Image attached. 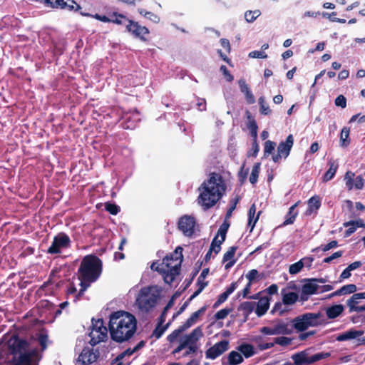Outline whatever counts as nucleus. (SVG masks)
Returning a JSON list of instances; mask_svg holds the SVG:
<instances>
[{
  "instance_id": "nucleus-1",
  "label": "nucleus",
  "mask_w": 365,
  "mask_h": 365,
  "mask_svg": "<svg viewBox=\"0 0 365 365\" xmlns=\"http://www.w3.org/2000/svg\"><path fill=\"white\" fill-rule=\"evenodd\" d=\"M29 343L18 335H13L6 343V349L0 353V361L7 365H38L37 349H29Z\"/></svg>"
},
{
  "instance_id": "nucleus-2",
  "label": "nucleus",
  "mask_w": 365,
  "mask_h": 365,
  "mask_svg": "<svg viewBox=\"0 0 365 365\" xmlns=\"http://www.w3.org/2000/svg\"><path fill=\"white\" fill-rule=\"evenodd\" d=\"M227 185L220 173L212 172L208 178L197 188L199 195L197 201L204 210L214 207L225 194Z\"/></svg>"
},
{
  "instance_id": "nucleus-3",
  "label": "nucleus",
  "mask_w": 365,
  "mask_h": 365,
  "mask_svg": "<svg viewBox=\"0 0 365 365\" xmlns=\"http://www.w3.org/2000/svg\"><path fill=\"white\" fill-rule=\"evenodd\" d=\"M112 340L118 343L128 341L137 329L135 317L125 311H117L110 316L108 324Z\"/></svg>"
},
{
  "instance_id": "nucleus-4",
  "label": "nucleus",
  "mask_w": 365,
  "mask_h": 365,
  "mask_svg": "<svg viewBox=\"0 0 365 365\" xmlns=\"http://www.w3.org/2000/svg\"><path fill=\"white\" fill-rule=\"evenodd\" d=\"M182 251V247L178 246L173 252L163 257L162 262H153L150 269L158 272L164 282L170 285L176 277L180 274L181 264L183 260Z\"/></svg>"
},
{
  "instance_id": "nucleus-5",
  "label": "nucleus",
  "mask_w": 365,
  "mask_h": 365,
  "mask_svg": "<svg viewBox=\"0 0 365 365\" xmlns=\"http://www.w3.org/2000/svg\"><path fill=\"white\" fill-rule=\"evenodd\" d=\"M81 14L83 16L91 17L104 23L125 25L128 32L142 41H146L145 36L148 35L150 33L149 29L146 26H141L137 21L130 20L125 15L116 11L108 13L107 16L98 14H91L90 13H81Z\"/></svg>"
},
{
  "instance_id": "nucleus-6",
  "label": "nucleus",
  "mask_w": 365,
  "mask_h": 365,
  "mask_svg": "<svg viewBox=\"0 0 365 365\" xmlns=\"http://www.w3.org/2000/svg\"><path fill=\"white\" fill-rule=\"evenodd\" d=\"M102 272V260L95 255H87L83 257L76 274L80 282L92 284L99 279Z\"/></svg>"
},
{
  "instance_id": "nucleus-7",
  "label": "nucleus",
  "mask_w": 365,
  "mask_h": 365,
  "mask_svg": "<svg viewBox=\"0 0 365 365\" xmlns=\"http://www.w3.org/2000/svg\"><path fill=\"white\" fill-rule=\"evenodd\" d=\"M160 296V289L157 286L145 287L140 290L135 304L140 311L149 312L156 306Z\"/></svg>"
},
{
  "instance_id": "nucleus-8",
  "label": "nucleus",
  "mask_w": 365,
  "mask_h": 365,
  "mask_svg": "<svg viewBox=\"0 0 365 365\" xmlns=\"http://www.w3.org/2000/svg\"><path fill=\"white\" fill-rule=\"evenodd\" d=\"M309 351L310 349H307L292 354L291 358L294 361V365H310L331 356L330 352H319L309 356Z\"/></svg>"
},
{
  "instance_id": "nucleus-9",
  "label": "nucleus",
  "mask_w": 365,
  "mask_h": 365,
  "mask_svg": "<svg viewBox=\"0 0 365 365\" xmlns=\"http://www.w3.org/2000/svg\"><path fill=\"white\" fill-rule=\"evenodd\" d=\"M91 340L89 344L94 346L101 341H104L108 337V329L104 326L102 319H92L91 331L89 333Z\"/></svg>"
},
{
  "instance_id": "nucleus-10",
  "label": "nucleus",
  "mask_w": 365,
  "mask_h": 365,
  "mask_svg": "<svg viewBox=\"0 0 365 365\" xmlns=\"http://www.w3.org/2000/svg\"><path fill=\"white\" fill-rule=\"evenodd\" d=\"M320 317V313H305L292 320L293 327L299 331H304L309 327L317 326Z\"/></svg>"
},
{
  "instance_id": "nucleus-11",
  "label": "nucleus",
  "mask_w": 365,
  "mask_h": 365,
  "mask_svg": "<svg viewBox=\"0 0 365 365\" xmlns=\"http://www.w3.org/2000/svg\"><path fill=\"white\" fill-rule=\"evenodd\" d=\"M71 241L65 232H59L54 236L51 245L48 248L47 253L51 255L60 254L61 250L71 247Z\"/></svg>"
},
{
  "instance_id": "nucleus-12",
  "label": "nucleus",
  "mask_w": 365,
  "mask_h": 365,
  "mask_svg": "<svg viewBox=\"0 0 365 365\" xmlns=\"http://www.w3.org/2000/svg\"><path fill=\"white\" fill-rule=\"evenodd\" d=\"M202 336L203 332L202 327L200 326L196 327L189 334L185 335L183 340H182L180 344L173 351V354H175L180 353L189 345L199 346L197 342Z\"/></svg>"
},
{
  "instance_id": "nucleus-13",
  "label": "nucleus",
  "mask_w": 365,
  "mask_h": 365,
  "mask_svg": "<svg viewBox=\"0 0 365 365\" xmlns=\"http://www.w3.org/2000/svg\"><path fill=\"white\" fill-rule=\"evenodd\" d=\"M196 220L194 217L185 215L180 217L178 227L186 237H192L195 233Z\"/></svg>"
},
{
  "instance_id": "nucleus-14",
  "label": "nucleus",
  "mask_w": 365,
  "mask_h": 365,
  "mask_svg": "<svg viewBox=\"0 0 365 365\" xmlns=\"http://www.w3.org/2000/svg\"><path fill=\"white\" fill-rule=\"evenodd\" d=\"M99 356L98 349H94L93 346H85L80 353L77 361L81 365H90L96 362Z\"/></svg>"
},
{
  "instance_id": "nucleus-15",
  "label": "nucleus",
  "mask_w": 365,
  "mask_h": 365,
  "mask_svg": "<svg viewBox=\"0 0 365 365\" xmlns=\"http://www.w3.org/2000/svg\"><path fill=\"white\" fill-rule=\"evenodd\" d=\"M229 349V342L227 340H222L210 347L205 351L207 359H215Z\"/></svg>"
},
{
  "instance_id": "nucleus-16",
  "label": "nucleus",
  "mask_w": 365,
  "mask_h": 365,
  "mask_svg": "<svg viewBox=\"0 0 365 365\" xmlns=\"http://www.w3.org/2000/svg\"><path fill=\"white\" fill-rule=\"evenodd\" d=\"M294 144V138L292 134L289 135L285 141L279 143L277 147V152L286 158L290 153L291 149Z\"/></svg>"
},
{
  "instance_id": "nucleus-17",
  "label": "nucleus",
  "mask_w": 365,
  "mask_h": 365,
  "mask_svg": "<svg viewBox=\"0 0 365 365\" xmlns=\"http://www.w3.org/2000/svg\"><path fill=\"white\" fill-rule=\"evenodd\" d=\"M270 300L271 297L267 296L262 297L259 299L255 306V313L257 317H260L266 314L269 307Z\"/></svg>"
},
{
  "instance_id": "nucleus-18",
  "label": "nucleus",
  "mask_w": 365,
  "mask_h": 365,
  "mask_svg": "<svg viewBox=\"0 0 365 365\" xmlns=\"http://www.w3.org/2000/svg\"><path fill=\"white\" fill-rule=\"evenodd\" d=\"M319 286L314 282H307L302 287L301 299L307 300L308 296L317 293Z\"/></svg>"
},
{
  "instance_id": "nucleus-19",
  "label": "nucleus",
  "mask_w": 365,
  "mask_h": 365,
  "mask_svg": "<svg viewBox=\"0 0 365 365\" xmlns=\"http://www.w3.org/2000/svg\"><path fill=\"white\" fill-rule=\"evenodd\" d=\"M237 246L230 247L228 250L224 254L222 257V262L225 263L227 262V263L225 265V269H229L236 263V259H234V256L237 250Z\"/></svg>"
},
{
  "instance_id": "nucleus-20",
  "label": "nucleus",
  "mask_w": 365,
  "mask_h": 365,
  "mask_svg": "<svg viewBox=\"0 0 365 365\" xmlns=\"http://www.w3.org/2000/svg\"><path fill=\"white\" fill-rule=\"evenodd\" d=\"M272 327L275 335H285L292 333V327H289L288 323H286L281 319H279Z\"/></svg>"
},
{
  "instance_id": "nucleus-21",
  "label": "nucleus",
  "mask_w": 365,
  "mask_h": 365,
  "mask_svg": "<svg viewBox=\"0 0 365 365\" xmlns=\"http://www.w3.org/2000/svg\"><path fill=\"white\" fill-rule=\"evenodd\" d=\"M363 331L360 330L349 329L336 336L338 341H344L349 339H356L363 334Z\"/></svg>"
},
{
  "instance_id": "nucleus-22",
  "label": "nucleus",
  "mask_w": 365,
  "mask_h": 365,
  "mask_svg": "<svg viewBox=\"0 0 365 365\" xmlns=\"http://www.w3.org/2000/svg\"><path fill=\"white\" fill-rule=\"evenodd\" d=\"M206 310V307H201L197 311L193 312L191 316L184 322L182 326L187 330L188 328L192 327L198 319L199 317Z\"/></svg>"
},
{
  "instance_id": "nucleus-23",
  "label": "nucleus",
  "mask_w": 365,
  "mask_h": 365,
  "mask_svg": "<svg viewBox=\"0 0 365 365\" xmlns=\"http://www.w3.org/2000/svg\"><path fill=\"white\" fill-rule=\"evenodd\" d=\"M298 203H299V202H296L295 204H294L289 208V211L285 216V220L280 225V227H284L288 225H292L294 222L296 217L298 215V212L294 210H295L296 207H297Z\"/></svg>"
},
{
  "instance_id": "nucleus-24",
  "label": "nucleus",
  "mask_w": 365,
  "mask_h": 365,
  "mask_svg": "<svg viewBox=\"0 0 365 365\" xmlns=\"http://www.w3.org/2000/svg\"><path fill=\"white\" fill-rule=\"evenodd\" d=\"M262 211H259L258 213L257 214L256 216L255 215V213H256V206L255 204H252L249 210H248V227H250V231H252L255 226V224L256 222H257L259 217V215L261 214Z\"/></svg>"
},
{
  "instance_id": "nucleus-25",
  "label": "nucleus",
  "mask_w": 365,
  "mask_h": 365,
  "mask_svg": "<svg viewBox=\"0 0 365 365\" xmlns=\"http://www.w3.org/2000/svg\"><path fill=\"white\" fill-rule=\"evenodd\" d=\"M344 307L342 304H335L326 309V314L328 319H334L338 317L343 312Z\"/></svg>"
},
{
  "instance_id": "nucleus-26",
  "label": "nucleus",
  "mask_w": 365,
  "mask_h": 365,
  "mask_svg": "<svg viewBox=\"0 0 365 365\" xmlns=\"http://www.w3.org/2000/svg\"><path fill=\"white\" fill-rule=\"evenodd\" d=\"M321 206V201L318 196L312 197L308 200V207L306 210V215H311L314 212L319 209Z\"/></svg>"
},
{
  "instance_id": "nucleus-27",
  "label": "nucleus",
  "mask_w": 365,
  "mask_h": 365,
  "mask_svg": "<svg viewBox=\"0 0 365 365\" xmlns=\"http://www.w3.org/2000/svg\"><path fill=\"white\" fill-rule=\"evenodd\" d=\"M158 320V324L152 333V336H154L156 339L160 338L171 324V322H169L167 324H163L165 322H160V319Z\"/></svg>"
},
{
  "instance_id": "nucleus-28",
  "label": "nucleus",
  "mask_w": 365,
  "mask_h": 365,
  "mask_svg": "<svg viewBox=\"0 0 365 365\" xmlns=\"http://www.w3.org/2000/svg\"><path fill=\"white\" fill-rule=\"evenodd\" d=\"M282 303L284 305H293L299 299V294L297 292H288L282 294Z\"/></svg>"
},
{
  "instance_id": "nucleus-29",
  "label": "nucleus",
  "mask_w": 365,
  "mask_h": 365,
  "mask_svg": "<svg viewBox=\"0 0 365 365\" xmlns=\"http://www.w3.org/2000/svg\"><path fill=\"white\" fill-rule=\"evenodd\" d=\"M329 168L328 170L324 173L323 176V182H328L331 180L335 175L337 168H338V164L335 162L329 161Z\"/></svg>"
},
{
  "instance_id": "nucleus-30",
  "label": "nucleus",
  "mask_w": 365,
  "mask_h": 365,
  "mask_svg": "<svg viewBox=\"0 0 365 365\" xmlns=\"http://www.w3.org/2000/svg\"><path fill=\"white\" fill-rule=\"evenodd\" d=\"M237 349L245 358H250L255 354L254 346L250 344L243 343L238 346Z\"/></svg>"
},
{
  "instance_id": "nucleus-31",
  "label": "nucleus",
  "mask_w": 365,
  "mask_h": 365,
  "mask_svg": "<svg viewBox=\"0 0 365 365\" xmlns=\"http://www.w3.org/2000/svg\"><path fill=\"white\" fill-rule=\"evenodd\" d=\"M358 298H354V294L347 301V305L349 308V312H361L365 311V304L363 306H356L358 304Z\"/></svg>"
},
{
  "instance_id": "nucleus-32",
  "label": "nucleus",
  "mask_w": 365,
  "mask_h": 365,
  "mask_svg": "<svg viewBox=\"0 0 365 365\" xmlns=\"http://www.w3.org/2000/svg\"><path fill=\"white\" fill-rule=\"evenodd\" d=\"M255 306L256 302H244L240 304L238 307V310L242 311L244 315L247 317L254 311Z\"/></svg>"
},
{
  "instance_id": "nucleus-33",
  "label": "nucleus",
  "mask_w": 365,
  "mask_h": 365,
  "mask_svg": "<svg viewBox=\"0 0 365 365\" xmlns=\"http://www.w3.org/2000/svg\"><path fill=\"white\" fill-rule=\"evenodd\" d=\"M350 128L344 127L340 134V145L343 148H346L350 144L349 138Z\"/></svg>"
},
{
  "instance_id": "nucleus-34",
  "label": "nucleus",
  "mask_w": 365,
  "mask_h": 365,
  "mask_svg": "<svg viewBox=\"0 0 365 365\" xmlns=\"http://www.w3.org/2000/svg\"><path fill=\"white\" fill-rule=\"evenodd\" d=\"M237 282H234L227 287L226 290L218 296V299L222 302H225L228 297L237 289Z\"/></svg>"
},
{
  "instance_id": "nucleus-35",
  "label": "nucleus",
  "mask_w": 365,
  "mask_h": 365,
  "mask_svg": "<svg viewBox=\"0 0 365 365\" xmlns=\"http://www.w3.org/2000/svg\"><path fill=\"white\" fill-rule=\"evenodd\" d=\"M246 277L248 279V283L252 284L253 282L262 279L264 277V274H259L257 269H252L248 272V273L246 274Z\"/></svg>"
},
{
  "instance_id": "nucleus-36",
  "label": "nucleus",
  "mask_w": 365,
  "mask_h": 365,
  "mask_svg": "<svg viewBox=\"0 0 365 365\" xmlns=\"http://www.w3.org/2000/svg\"><path fill=\"white\" fill-rule=\"evenodd\" d=\"M242 355L235 351H232L228 355V362L230 365H237L242 362Z\"/></svg>"
},
{
  "instance_id": "nucleus-37",
  "label": "nucleus",
  "mask_w": 365,
  "mask_h": 365,
  "mask_svg": "<svg viewBox=\"0 0 365 365\" xmlns=\"http://www.w3.org/2000/svg\"><path fill=\"white\" fill-rule=\"evenodd\" d=\"M259 170L260 163H256L252 167V170L249 178V180L251 184L255 185L257 182Z\"/></svg>"
},
{
  "instance_id": "nucleus-38",
  "label": "nucleus",
  "mask_w": 365,
  "mask_h": 365,
  "mask_svg": "<svg viewBox=\"0 0 365 365\" xmlns=\"http://www.w3.org/2000/svg\"><path fill=\"white\" fill-rule=\"evenodd\" d=\"M229 227H230V224L228 222H227L226 221H225L222 224V225L220 227V228L217 231V234L216 235V236H217V237L219 236L220 237V240H218V242H220V244H222V242L225 240L226 234H227Z\"/></svg>"
},
{
  "instance_id": "nucleus-39",
  "label": "nucleus",
  "mask_w": 365,
  "mask_h": 365,
  "mask_svg": "<svg viewBox=\"0 0 365 365\" xmlns=\"http://www.w3.org/2000/svg\"><path fill=\"white\" fill-rule=\"evenodd\" d=\"M185 331V327H183L182 325H180L178 329L173 331L168 336L167 340L170 343L175 342L177 339L179 337L180 334Z\"/></svg>"
},
{
  "instance_id": "nucleus-40",
  "label": "nucleus",
  "mask_w": 365,
  "mask_h": 365,
  "mask_svg": "<svg viewBox=\"0 0 365 365\" xmlns=\"http://www.w3.org/2000/svg\"><path fill=\"white\" fill-rule=\"evenodd\" d=\"M247 127L250 130L252 138H257L258 125L256 120L252 119V120L248 121Z\"/></svg>"
},
{
  "instance_id": "nucleus-41",
  "label": "nucleus",
  "mask_w": 365,
  "mask_h": 365,
  "mask_svg": "<svg viewBox=\"0 0 365 365\" xmlns=\"http://www.w3.org/2000/svg\"><path fill=\"white\" fill-rule=\"evenodd\" d=\"M66 9L68 11H74L76 12H79L81 16H83L81 13H84L81 11V6L73 0H66Z\"/></svg>"
},
{
  "instance_id": "nucleus-42",
  "label": "nucleus",
  "mask_w": 365,
  "mask_h": 365,
  "mask_svg": "<svg viewBox=\"0 0 365 365\" xmlns=\"http://www.w3.org/2000/svg\"><path fill=\"white\" fill-rule=\"evenodd\" d=\"M259 10L247 11L245 14V19L248 23L253 22L259 15Z\"/></svg>"
},
{
  "instance_id": "nucleus-43",
  "label": "nucleus",
  "mask_w": 365,
  "mask_h": 365,
  "mask_svg": "<svg viewBox=\"0 0 365 365\" xmlns=\"http://www.w3.org/2000/svg\"><path fill=\"white\" fill-rule=\"evenodd\" d=\"M259 104L261 114L267 115L272 113V110L269 108V106L264 103V98L263 96H261L259 98Z\"/></svg>"
},
{
  "instance_id": "nucleus-44",
  "label": "nucleus",
  "mask_w": 365,
  "mask_h": 365,
  "mask_svg": "<svg viewBox=\"0 0 365 365\" xmlns=\"http://www.w3.org/2000/svg\"><path fill=\"white\" fill-rule=\"evenodd\" d=\"M276 143L271 140H267L264 144V157L272 154L274 150Z\"/></svg>"
},
{
  "instance_id": "nucleus-45",
  "label": "nucleus",
  "mask_w": 365,
  "mask_h": 365,
  "mask_svg": "<svg viewBox=\"0 0 365 365\" xmlns=\"http://www.w3.org/2000/svg\"><path fill=\"white\" fill-rule=\"evenodd\" d=\"M338 246V242L336 240H332L329 242L328 244L325 245H322L320 247H317L312 250V252H315L317 250H322L323 252H327L332 248L336 247Z\"/></svg>"
},
{
  "instance_id": "nucleus-46",
  "label": "nucleus",
  "mask_w": 365,
  "mask_h": 365,
  "mask_svg": "<svg viewBox=\"0 0 365 365\" xmlns=\"http://www.w3.org/2000/svg\"><path fill=\"white\" fill-rule=\"evenodd\" d=\"M282 304H284L282 302H276L274 305L273 308L272 309L270 313L272 314H274L275 313H278L279 316H282L284 313L288 311V309L283 308Z\"/></svg>"
},
{
  "instance_id": "nucleus-47",
  "label": "nucleus",
  "mask_w": 365,
  "mask_h": 365,
  "mask_svg": "<svg viewBox=\"0 0 365 365\" xmlns=\"http://www.w3.org/2000/svg\"><path fill=\"white\" fill-rule=\"evenodd\" d=\"M259 150V147L257 143V138L252 139V148L247 153L248 157L252 156L256 158Z\"/></svg>"
},
{
  "instance_id": "nucleus-48",
  "label": "nucleus",
  "mask_w": 365,
  "mask_h": 365,
  "mask_svg": "<svg viewBox=\"0 0 365 365\" xmlns=\"http://www.w3.org/2000/svg\"><path fill=\"white\" fill-rule=\"evenodd\" d=\"M221 245L220 242H218L217 236H215L210 245L209 250L212 252H214L215 255L218 254L221 250Z\"/></svg>"
},
{
  "instance_id": "nucleus-49",
  "label": "nucleus",
  "mask_w": 365,
  "mask_h": 365,
  "mask_svg": "<svg viewBox=\"0 0 365 365\" xmlns=\"http://www.w3.org/2000/svg\"><path fill=\"white\" fill-rule=\"evenodd\" d=\"M232 311V309H222L215 313L214 317L216 320L224 319Z\"/></svg>"
},
{
  "instance_id": "nucleus-50",
  "label": "nucleus",
  "mask_w": 365,
  "mask_h": 365,
  "mask_svg": "<svg viewBox=\"0 0 365 365\" xmlns=\"http://www.w3.org/2000/svg\"><path fill=\"white\" fill-rule=\"evenodd\" d=\"M105 208L106 211L113 215H115L120 212V207L114 203H106Z\"/></svg>"
},
{
  "instance_id": "nucleus-51",
  "label": "nucleus",
  "mask_w": 365,
  "mask_h": 365,
  "mask_svg": "<svg viewBox=\"0 0 365 365\" xmlns=\"http://www.w3.org/2000/svg\"><path fill=\"white\" fill-rule=\"evenodd\" d=\"M80 286L81 288L79 291L77 293H76V300H79L81 298V297L84 294V292L87 290V289L91 286V284H89L83 282H80Z\"/></svg>"
},
{
  "instance_id": "nucleus-52",
  "label": "nucleus",
  "mask_w": 365,
  "mask_h": 365,
  "mask_svg": "<svg viewBox=\"0 0 365 365\" xmlns=\"http://www.w3.org/2000/svg\"><path fill=\"white\" fill-rule=\"evenodd\" d=\"M302 268H303V264L299 260L298 262H297L289 266V272L291 274H296L299 273L302 270Z\"/></svg>"
},
{
  "instance_id": "nucleus-53",
  "label": "nucleus",
  "mask_w": 365,
  "mask_h": 365,
  "mask_svg": "<svg viewBox=\"0 0 365 365\" xmlns=\"http://www.w3.org/2000/svg\"><path fill=\"white\" fill-rule=\"evenodd\" d=\"M50 8L66 9V0H51Z\"/></svg>"
},
{
  "instance_id": "nucleus-54",
  "label": "nucleus",
  "mask_w": 365,
  "mask_h": 365,
  "mask_svg": "<svg viewBox=\"0 0 365 365\" xmlns=\"http://www.w3.org/2000/svg\"><path fill=\"white\" fill-rule=\"evenodd\" d=\"M292 339L287 336H279L274 339V343L281 346H288L291 344Z\"/></svg>"
},
{
  "instance_id": "nucleus-55",
  "label": "nucleus",
  "mask_w": 365,
  "mask_h": 365,
  "mask_svg": "<svg viewBox=\"0 0 365 365\" xmlns=\"http://www.w3.org/2000/svg\"><path fill=\"white\" fill-rule=\"evenodd\" d=\"M173 305V299H171L168 302V304H166V306L164 307L161 314L160 315V317H158V319H160V322H165V319H166V314L168 313V309H170L172 306Z\"/></svg>"
},
{
  "instance_id": "nucleus-56",
  "label": "nucleus",
  "mask_w": 365,
  "mask_h": 365,
  "mask_svg": "<svg viewBox=\"0 0 365 365\" xmlns=\"http://www.w3.org/2000/svg\"><path fill=\"white\" fill-rule=\"evenodd\" d=\"M134 352H135L134 351V349H130V348H128L127 349H125L123 352H122L121 354H120L112 362V364H115L118 361H120L121 359H123L125 356H130L132 355Z\"/></svg>"
},
{
  "instance_id": "nucleus-57",
  "label": "nucleus",
  "mask_w": 365,
  "mask_h": 365,
  "mask_svg": "<svg viewBox=\"0 0 365 365\" xmlns=\"http://www.w3.org/2000/svg\"><path fill=\"white\" fill-rule=\"evenodd\" d=\"M354 176V173L350 171H348L346 173L345 178L346 180V185L349 190H351L354 187V184H353V177Z\"/></svg>"
},
{
  "instance_id": "nucleus-58",
  "label": "nucleus",
  "mask_w": 365,
  "mask_h": 365,
  "mask_svg": "<svg viewBox=\"0 0 365 365\" xmlns=\"http://www.w3.org/2000/svg\"><path fill=\"white\" fill-rule=\"evenodd\" d=\"M341 289L344 294H355L354 292L356 291V286L354 284H349L341 287Z\"/></svg>"
},
{
  "instance_id": "nucleus-59",
  "label": "nucleus",
  "mask_w": 365,
  "mask_h": 365,
  "mask_svg": "<svg viewBox=\"0 0 365 365\" xmlns=\"http://www.w3.org/2000/svg\"><path fill=\"white\" fill-rule=\"evenodd\" d=\"M48 335L45 334H40L38 337V341L41 346L42 351L45 350L47 347V341H48Z\"/></svg>"
},
{
  "instance_id": "nucleus-60",
  "label": "nucleus",
  "mask_w": 365,
  "mask_h": 365,
  "mask_svg": "<svg viewBox=\"0 0 365 365\" xmlns=\"http://www.w3.org/2000/svg\"><path fill=\"white\" fill-rule=\"evenodd\" d=\"M248 173H249V169L248 168L245 169V164H243L240 168L239 173H238V176L240 178V181L241 182V183H243L246 180Z\"/></svg>"
},
{
  "instance_id": "nucleus-61",
  "label": "nucleus",
  "mask_w": 365,
  "mask_h": 365,
  "mask_svg": "<svg viewBox=\"0 0 365 365\" xmlns=\"http://www.w3.org/2000/svg\"><path fill=\"white\" fill-rule=\"evenodd\" d=\"M334 103L336 106L344 108L346 106V98L343 95H339L336 98Z\"/></svg>"
},
{
  "instance_id": "nucleus-62",
  "label": "nucleus",
  "mask_w": 365,
  "mask_h": 365,
  "mask_svg": "<svg viewBox=\"0 0 365 365\" xmlns=\"http://www.w3.org/2000/svg\"><path fill=\"white\" fill-rule=\"evenodd\" d=\"M187 350L183 353L182 356L186 357L190 356V354H195L197 352L199 349V346H187Z\"/></svg>"
},
{
  "instance_id": "nucleus-63",
  "label": "nucleus",
  "mask_w": 365,
  "mask_h": 365,
  "mask_svg": "<svg viewBox=\"0 0 365 365\" xmlns=\"http://www.w3.org/2000/svg\"><path fill=\"white\" fill-rule=\"evenodd\" d=\"M343 255V251L339 250L334 253H333L331 256L327 257L323 259V262L324 263H330L332 260L341 257Z\"/></svg>"
},
{
  "instance_id": "nucleus-64",
  "label": "nucleus",
  "mask_w": 365,
  "mask_h": 365,
  "mask_svg": "<svg viewBox=\"0 0 365 365\" xmlns=\"http://www.w3.org/2000/svg\"><path fill=\"white\" fill-rule=\"evenodd\" d=\"M364 179L361 175H358L354 180V187L357 190H361L364 186Z\"/></svg>"
}]
</instances>
